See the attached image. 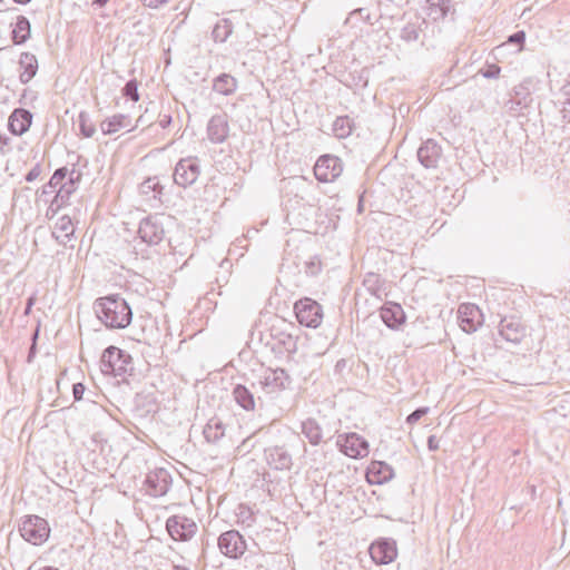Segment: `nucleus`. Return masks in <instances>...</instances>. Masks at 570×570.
Listing matches in <instances>:
<instances>
[{
	"instance_id": "obj_14",
	"label": "nucleus",
	"mask_w": 570,
	"mask_h": 570,
	"mask_svg": "<svg viewBox=\"0 0 570 570\" xmlns=\"http://www.w3.org/2000/svg\"><path fill=\"white\" fill-rule=\"evenodd\" d=\"M499 334L513 344L520 343L527 335V326L519 316H504L499 324Z\"/></svg>"
},
{
	"instance_id": "obj_28",
	"label": "nucleus",
	"mask_w": 570,
	"mask_h": 570,
	"mask_svg": "<svg viewBox=\"0 0 570 570\" xmlns=\"http://www.w3.org/2000/svg\"><path fill=\"white\" fill-rule=\"evenodd\" d=\"M233 396L235 402L244 410L253 411L255 409L254 394L245 385L237 384L233 390Z\"/></svg>"
},
{
	"instance_id": "obj_46",
	"label": "nucleus",
	"mask_w": 570,
	"mask_h": 570,
	"mask_svg": "<svg viewBox=\"0 0 570 570\" xmlns=\"http://www.w3.org/2000/svg\"><path fill=\"white\" fill-rule=\"evenodd\" d=\"M170 122H171V117L169 115H164L159 119V126L161 128H167L170 125Z\"/></svg>"
},
{
	"instance_id": "obj_18",
	"label": "nucleus",
	"mask_w": 570,
	"mask_h": 570,
	"mask_svg": "<svg viewBox=\"0 0 570 570\" xmlns=\"http://www.w3.org/2000/svg\"><path fill=\"white\" fill-rule=\"evenodd\" d=\"M229 126L226 115L213 116L207 125V136L213 144H222L226 140Z\"/></svg>"
},
{
	"instance_id": "obj_44",
	"label": "nucleus",
	"mask_w": 570,
	"mask_h": 570,
	"mask_svg": "<svg viewBox=\"0 0 570 570\" xmlns=\"http://www.w3.org/2000/svg\"><path fill=\"white\" fill-rule=\"evenodd\" d=\"M283 343L287 352L292 353L296 351V341L292 335H287Z\"/></svg>"
},
{
	"instance_id": "obj_27",
	"label": "nucleus",
	"mask_w": 570,
	"mask_h": 570,
	"mask_svg": "<svg viewBox=\"0 0 570 570\" xmlns=\"http://www.w3.org/2000/svg\"><path fill=\"white\" fill-rule=\"evenodd\" d=\"M225 424L223 421L214 416L208 420L204 428L203 434L207 442L216 443L225 435Z\"/></svg>"
},
{
	"instance_id": "obj_36",
	"label": "nucleus",
	"mask_w": 570,
	"mask_h": 570,
	"mask_svg": "<svg viewBox=\"0 0 570 570\" xmlns=\"http://www.w3.org/2000/svg\"><path fill=\"white\" fill-rule=\"evenodd\" d=\"M78 122L80 132L86 138H90L96 132L95 126L90 122L89 115L85 111H81L78 116Z\"/></svg>"
},
{
	"instance_id": "obj_6",
	"label": "nucleus",
	"mask_w": 570,
	"mask_h": 570,
	"mask_svg": "<svg viewBox=\"0 0 570 570\" xmlns=\"http://www.w3.org/2000/svg\"><path fill=\"white\" fill-rule=\"evenodd\" d=\"M166 529L176 541H187L197 532L196 522L186 515L175 514L167 519Z\"/></svg>"
},
{
	"instance_id": "obj_50",
	"label": "nucleus",
	"mask_w": 570,
	"mask_h": 570,
	"mask_svg": "<svg viewBox=\"0 0 570 570\" xmlns=\"http://www.w3.org/2000/svg\"><path fill=\"white\" fill-rule=\"evenodd\" d=\"M308 269H309L311 274H316L320 271V266L317 264H315L314 262H311L308 264Z\"/></svg>"
},
{
	"instance_id": "obj_42",
	"label": "nucleus",
	"mask_w": 570,
	"mask_h": 570,
	"mask_svg": "<svg viewBox=\"0 0 570 570\" xmlns=\"http://www.w3.org/2000/svg\"><path fill=\"white\" fill-rule=\"evenodd\" d=\"M429 412V407H419L415 411H413L407 417L406 422L409 424L416 423L422 416H424Z\"/></svg>"
},
{
	"instance_id": "obj_40",
	"label": "nucleus",
	"mask_w": 570,
	"mask_h": 570,
	"mask_svg": "<svg viewBox=\"0 0 570 570\" xmlns=\"http://www.w3.org/2000/svg\"><path fill=\"white\" fill-rule=\"evenodd\" d=\"M524 41H525V32L521 30V31H517L513 35H511L508 38V42L507 43L517 46L518 47V51H520L522 46H523V43H524Z\"/></svg>"
},
{
	"instance_id": "obj_58",
	"label": "nucleus",
	"mask_w": 570,
	"mask_h": 570,
	"mask_svg": "<svg viewBox=\"0 0 570 570\" xmlns=\"http://www.w3.org/2000/svg\"><path fill=\"white\" fill-rule=\"evenodd\" d=\"M145 184L147 185L148 188H151V180L150 179H148ZM155 186H156V184L153 185V188H155Z\"/></svg>"
},
{
	"instance_id": "obj_39",
	"label": "nucleus",
	"mask_w": 570,
	"mask_h": 570,
	"mask_svg": "<svg viewBox=\"0 0 570 570\" xmlns=\"http://www.w3.org/2000/svg\"><path fill=\"white\" fill-rule=\"evenodd\" d=\"M122 95L125 97H127L128 99L132 100V101H138L139 100V94H138V83L136 80H129L124 89H122Z\"/></svg>"
},
{
	"instance_id": "obj_11",
	"label": "nucleus",
	"mask_w": 570,
	"mask_h": 570,
	"mask_svg": "<svg viewBox=\"0 0 570 570\" xmlns=\"http://www.w3.org/2000/svg\"><path fill=\"white\" fill-rule=\"evenodd\" d=\"M80 179L81 173L79 170H68L67 178L61 181L57 194L50 203L52 210H59L69 203L70 196L77 190Z\"/></svg>"
},
{
	"instance_id": "obj_20",
	"label": "nucleus",
	"mask_w": 570,
	"mask_h": 570,
	"mask_svg": "<svg viewBox=\"0 0 570 570\" xmlns=\"http://www.w3.org/2000/svg\"><path fill=\"white\" fill-rule=\"evenodd\" d=\"M441 155L442 149L433 139L424 141L417 150V158L425 168H435Z\"/></svg>"
},
{
	"instance_id": "obj_48",
	"label": "nucleus",
	"mask_w": 570,
	"mask_h": 570,
	"mask_svg": "<svg viewBox=\"0 0 570 570\" xmlns=\"http://www.w3.org/2000/svg\"><path fill=\"white\" fill-rule=\"evenodd\" d=\"M36 73H20V80L22 82H29Z\"/></svg>"
},
{
	"instance_id": "obj_53",
	"label": "nucleus",
	"mask_w": 570,
	"mask_h": 570,
	"mask_svg": "<svg viewBox=\"0 0 570 570\" xmlns=\"http://www.w3.org/2000/svg\"><path fill=\"white\" fill-rule=\"evenodd\" d=\"M35 351H36V345L33 344V345L31 346L30 351H29V355H28V361H29V362L31 361V357H32V355H33Z\"/></svg>"
},
{
	"instance_id": "obj_19",
	"label": "nucleus",
	"mask_w": 570,
	"mask_h": 570,
	"mask_svg": "<svg viewBox=\"0 0 570 570\" xmlns=\"http://www.w3.org/2000/svg\"><path fill=\"white\" fill-rule=\"evenodd\" d=\"M265 456L268 465L275 470H289L293 465L292 455L284 446L267 448Z\"/></svg>"
},
{
	"instance_id": "obj_59",
	"label": "nucleus",
	"mask_w": 570,
	"mask_h": 570,
	"mask_svg": "<svg viewBox=\"0 0 570 570\" xmlns=\"http://www.w3.org/2000/svg\"><path fill=\"white\" fill-rule=\"evenodd\" d=\"M489 71H497V72H500V68H499V67H494V69H490Z\"/></svg>"
},
{
	"instance_id": "obj_37",
	"label": "nucleus",
	"mask_w": 570,
	"mask_h": 570,
	"mask_svg": "<svg viewBox=\"0 0 570 570\" xmlns=\"http://www.w3.org/2000/svg\"><path fill=\"white\" fill-rule=\"evenodd\" d=\"M19 62L24 71H37L38 69V60L36 56L30 52L21 53Z\"/></svg>"
},
{
	"instance_id": "obj_9",
	"label": "nucleus",
	"mask_w": 570,
	"mask_h": 570,
	"mask_svg": "<svg viewBox=\"0 0 570 570\" xmlns=\"http://www.w3.org/2000/svg\"><path fill=\"white\" fill-rule=\"evenodd\" d=\"M200 174L199 163L196 157L180 159L174 171V180L184 188L193 185Z\"/></svg>"
},
{
	"instance_id": "obj_16",
	"label": "nucleus",
	"mask_w": 570,
	"mask_h": 570,
	"mask_svg": "<svg viewBox=\"0 0 570 570\" xmlns=\"http://www.w3.org/2000/svg\"><path fill=\"white\" fill-rule=\"evenodd\" d=\"M139 125H144V116H140L136 120V124L132 125L131 118L128 115L116 114L101 121L100 129L104 135H112L121 129H127L128 131H130Z\"/></svg>"
},
{
	"instance_id": "obj_25",
	"label": "nucleus",
	"mask_w": 570,
	"mask_h": 570,
	"mask_svg": "<svg viewBox=\"0 0 570 570\" xmlns=\"http://www.w3.org/2000/svg\"><path fill=\"white\" fill-rule=\"evenodd\" d=\"M362 284L370 295L379 301H382L386 295L385 281L376 273L370 272L365 274Z\"/></svg>"
},
{
	"instance_id": "obj_49",
	"label": "nucleus",
	"mask_w": 570,
	"mask_h": 570,
	"mask_svg": "<svg viewBox=\"0 0 570 570\" xmlns=\"http://www.w3.org/2000/svg\"><path fill=\"white\" fill-rule=\"evenodd\" d=\"M110 0H94L92 6L97 8L105 7Z\"/></svg>"
},
{
	"instance_id": "obj_5",
	"label": "nucleus",
	"mask_w": 570,
	"mask_h": 570,
	"mask_svg": "<svg viewBox=\"0 0 570 570\" xmlns=\"http://www.w3.org/2000/svg\"><path fill=\"white\" fill-rule=\"evenodd\" d=\"M291 383L289 375L283 368H266L257 383H253V387L257 386L265 394H274L283 391Z\"/></svg>"
},
{
	"instance_id": "obj_21",
	"label": "nucleus",
	"mask_w": 570,
	"mask_h": 570,
	"mask_svg": "<svg viewBox=\"0 0 570 570\" xmlns=\"http://www.w3.org/2000/svg\"><path fill=\"white\" fill-rule=\"evenodd\" d=\"M366 475L371 484H383L393 479L394 470L383 461H373L367 469Z\"/></svg>"
},
{
	"instance_id": "obj_3",
	"label": "nucleus",
	"mask_w": 570,
	"mask_h": 570,
	"mask_svg": "<svg viewBox=\"0 0 570 570\" xmlns=\"http://www.w3.org/2000/svg\"><path fill=\"white\" fill-rule=\"evenodd\" d=\"M100 363L102 373L122 376L129 370L131 356L116 346H109L104 351Z\"/></svg>"
},
{
	"instance_id": "obj_43",
	"label": "nucleus",
	"mask_w": 570,
	"mask_h": 570,
	"mask_svg": "<svg viewBox=\"0 0 570 570\" xmlns=\"http://www.w3.org/2000/svg\"><path fill=\"white\" fill-rule=\"evenodd\" d=\"M85 385L81 384V383H76L73 384L72 386V394H73V397L76 401H79L82 399L83 396V393H85Z\"/></svg>"
},
{
	"instance_id": "obj_22",
	"label": "nucleus",
	"mask_w": 570,
	"mask_h": 570,
	"mask_svg": "<svg viewBox=\"0 0 570 570\" xmlns=\"http://www.w3.org/2000/svg\"><path fill=\"white\" fill-rule=\"evenodd\" d=\"M383 323L392 330L399 328L405 322V314L400 304H386L380 312Z\"/></svg>"
},
{
	"instance_id": "obj_23",
	"label": "nucleus",
	"mask_w": 570,
	"mask_h": 570,
	"mask_svg": "<svg viewBox=\"0 0 570 570\" xmlns=\"http://www.w3.org/2000/svg\"><path fill=\"white\" fill-rule=\"evenodd\" d=\"M426 27L428 22L425 19L415 16L413 20H410L402 27L400 38L405 42L419 41Z\"/></svg>"
},
{
	"instance_id": "obj_12",
	"label": "nucleus",
	"mask_w": 570,
	"mask_h": 570,
	"mask_svg": "<svg viewBox=\"0 0 570 570\" xmlns=\"http://www.w3.org/2000/svg\"><path fill=\"white\" fill-rule=\"evenodd\" d=\"M337 445L350 458L358 459L368 454V442L357 433L338 435Z\"/></svg>"
},
{
	"instance_id": "obj_55",
	"label": "nucleus",
	"mask_w": 570,
	"mask_h": 570,
	"mask_svg": "<svg viewBox=\"0 0 570 570\" xmlns=\"http://www.w3.org/2000/svg\"><path fill=\"white\" fill-rule=\"evenodd\" d=\"M38 570H59V569L51 567V566H46V567L39 568Z\"/></svg>"
},
{
	"instance_id": "obj_1",
	"label": "nucleus",
	"mask_w": 570,
	"mask_h": 570,
	"mask_svg": "<svg viewBox=\"0 0 570 570\" xmlns=\"http://www.w3.org/2000/svg\"><path fill=\"white\" fill-rule=\"evenodd\" d=\"M94 311L108 328H125L132 320L130 306L118 294L97 298Z\"/></svg>"
},
{
	"instance_id": "obj_26",
	"label": "nucleus",
	"mask_w": 570,
	"mask_h": 570,
	"mask_svg": "<svg viewBox=\"0 0 570 570\" xmlns=\"http://www.w3.org/2000/svg\"><path fill=\"white\" fill-rule=\"evenodd\" d=\"M73 233L75 227L69 216H61L57 219L52 235L60 244L67 245Z\"/></svg>"
},
{
	"instance_id": "obj_56",
	"label": "nucleus",
	"mask_w": 570,
	"mask_h": 570,
	"mask_svg": "<svg viewBox=\"0 0 570 570\" xmlns=\"http://www.w3.org/2000/svg\"><path fill=\"white\" fill-rule=\"evenodd\" d=\"M14 2L17 3H20V4H27L29 3L31 0H13Z\"/></svg>"
},
{
	"instance_id": "obj_33",
	"label": "nucleus",
	"mask_w": 570,
	"mask_h": 570,
	"mask_svg": "<svg viewBox=\"0 0 570 570\" xmlns=\"http://www.w3.org/2000/svg\"><path fill=\"white\" fill-rule=\"evenodd\" d=\"M67 167H60L56 169L50 180L42 187L41 195H50L53 193L57 194V190L59 189L61 181H63L67 178Z\"/></svg>"
},
{
	"instance_id": "obj_47",
	"label": "nucleus",
	"mask_w": 570,
	"mask_h": 570,
	"mask_svg": "<svg viewBox=\"0 0 570 570\" xmlns=\"http://www.w3.org/2000/svg\"><path fill=\"white\" fill-rule=\"evenodd\" d=\"M36 303V296L32 295L30 296L28 299H27V304H26V309H24V314L28 315L33 306V304Z\"/></svg>"
},
{
	"instance_id": "obj_57",
	"label": "nucleus",
	"mask_w": 570,
	"mask_h": 570,
	"mask_svg": "<svg viewBox=\"0 0 570 570\" xmlns=\"http://www.w3.org/2000/svg\"><path fill=\"white\" fill-rule=\"evenodd\" d=\"M358 79H360V81H362V82H363V85H362V86H366V83H367V79H363L362 73H360V75H358Z\"/></svg>"
},
{
	"instance_id": "obj_13",
	"label": "nucleus",
	"mask_w": 570,
	"mask_h": 570,
	"mask_svg": "<svg viewBox=\"0 0 570 570\" xmlns=\"http://www.w3.org/2000/svg\"><path fill=\"white\" fill-rule=\"evenodd\" d=\"M218 548L228 558H238L246 551V541L237 530H229L218 538Z\"/></svg>"
},
{
	"instance_id": "obj_45",
	"label": "nucleus",
	"mask_w": 570,
	"mask_h": 570,
	"mask_svg": "<svg viewBox=\"0 0 570 570\" xmlns=\"http://www.w3.org/2000/svg\"><path fill=\"white\" fill-rule=\"evenodd\" d=\"M428 448L431 451H435V450L439 449V442H438L435 435L429 436V439H428Z\"/></svg>"
},
{
	"instance_id": "obj_51",
	"label": "nucleus",
	"mask_w": 570,
	"mask_h": 570,
	"mask_svg": "<svg viewBox=\"0 0 570 570\" xmlns=\"http://www.w3.org/2000/svg\"><path fill=\"white\" fill-rule=\"evenodd\" d=\"M340 75H341V77L338 78V80H340L341 82H343V83H345V85L350 86V85H348V82H347V77L352 76V73H345V72H342V73H340Z\"/></svg>"
},
{
	"instance_id": "obj_17",
	"label": "nucleus",
	"mask_w": 570,
	"mask_h": 570,
	"mask_svg": "<svg viewBox=\"0 0 570 570\" xmlns=\"http://www.w3.org/2000/svg\"><path fill=\"white\" fill-rule=\"evenodd\" d=\"M370 554L376 564H389L397 556L395 542L387 539L379 540L371 544Z\"/></svg>"
},
{
	"instance_id": "obj_24",
	"label": "nucleus",
	"mask_w": 570,
	"mask_h": 570,
	"mask_svg": "<svg viewBox=\"0 0 570 570\" xmlns=\"http://www.w3.org/2000/svg\"><path fill=\"white\" fill-rule=\"evenodd\" d=\"M32 121V114L27 109H16L9 117V129L14 135L24 134Z\"/></svg>"
},
{
	"instance_id": "obj_2",
	"label": "nucleus",
	"mask_w": 570,
	"mask_h": 570,
	"mask_svg": "<svg viewBox=\"0 0 570 570\" xmlns=\"http://www.w3.org/2000/svg\"><path fill=\"white\" fill-rule=\"evenodd\" d=\"M19 531L26 541L35 546L45 543L50 535V527L47 520L38 515L24 517Z\"/></svg>"
},
{
	"instance_id": "obj_29",
	"label": "nucleus",
	"mask_w": 570,
	"mask_h": 570,
	"mask_svg": "<svg viewBox=\"0 0 570 570\" xmlns=\"http://www.w3.org/2000/svg\"><path fill=\"white\" fill-rule=\"evenodd\" d=\"M213 88L216 92L228 96L236 90L237 81L232 73H219L214 79Z\"/></svg>"
},
{
	"instance_id": "obj_60",
	"label": "nucleus",
	"mask_w": 570,
	"mask_h": 570,
	"mask_svg": "<svg viewBox=\"0 0 570 570\" xmlns=\"http://www.w3.org/2000/svg\"><path fill=\"white\" fill-rule=\"evenodd\" d=\"M37 337H38V330L33 334V340H36Z\"/></svg>"
},
{
	"instance_id": "obj_10",
	"label": "nucleus",
	"mask_w": 570,
	"mask_h": 570,
	"mask_svg": "<svg viewBox=\"0 0 570 570\" xmlns=\"http://www.w3.org/2000/svg\"><path fill=\"white\" fill-rule=\"evenodd\" d=\"M171 484L170 473L163 468L150 471L145 479L144 485L147 494L159 498L165 495Z\"/></svg>"
},
{
	"instance_id": "obj_4",
	"label": "nucleus",
	"mask_w": 570,
	"mask_h": 570,
	"mask_svg": "<svg viewBox=\"0 0 570 570\" xmlns=\"http://www.w3.org/2000/svg\"><path fill=\"white\" fill-rule=\"evenodd\" d=\"M294 312L299 324L316 328L323 320V308L314 299L304 297L294 304Z\"/></svg>"
},
{
	"instance_id": "obj_31",
	"label": "nucleus",
	"mask_w": 570,
	"mask_h": 570,
	"mask_svg": "<svg viewBox=\"0 0 570 570\" xmlns=\"http://www.w3.org/2000/svg\"><path fill=\"white\" fill-rule=\"evenodd\" d=\"M450 10V0H426L428 16L434 21L442 19Z\"/></svg>"
},
{
	"instance_id": "obj_41",
	"label": "nucleus",
	"mask_w": 570,
	"mask_h": 570,
	"mask_svg": "<svg viewBox=\"0 0 570 570\" xmlns=\"http://www.w3.org/2000/svg\"><path fill=\"white\" fill-rule=\"evenodd\" d=\"M42 174V166L37 163L24 176L26 181L32 183L37 180Z\"/></svg>"
},
{
	"instance_id": "obj_8",
	"label": "nucleus",
	"mask_w": 570,
	"mask_h": 570,
	"mask_svg": "<svg viewBox=\"0 0 570 570\" xmlns=\"http://www.w3.org/2000/svg\"><path fill=\"white\" fill-rule=\"evenodd\" d=\"M138 235L148 245H158L165 236L164 224L158 215L144 218L138 228Z\"/></svg>"
},
{
	"instance_id": "obj_38",
	"label": "nucleus",
	"mask_w": 570,
	"mask_h": 570,
	"mask_svg": "<svg viewBox=\"0 0 570 570\" xmlns=\"http://www.w3.org/2000/svg\"><path fill=\"white\" fill-rule=\"evenodd\" d=\"M568 78H569V80L564 79L566 85L562 87V90L566 96H570V73H568ZM560 112L562 115L563 120L570 122V99H567L562 104V108H561Z\"/></svg>"
},
{
	"instance_id": "obj_34",
	"label": "nucleus",
	"mask_w": 570,
	"mask_h": 570,
	"mask_svg": "<svg viewBox=\"0 0 570 570\" xmlns=\"http://www.w3.org/2000/svg\"><path fill=\"white\" fill-rule=\"evenodd\" d=\"M354 128V121L348 116H340L333 122V134L342 139L348 137Z\"/></svg>"
},
{
	"instance_id": "obj_7",
	"label": "nucleus",
	"mask_w": 570,
	"mask_h": 570,
	"mask_svg": "<svg viewBox=\"0 0 570 570\" xmlns=\"http://www.w3.org/2000/svg\"><path fill=\"white\" fill-rule=\"evenodd\" d=\"M342 171V160L333 155L321 156L314 166V175L322 183L334 181Z\"/></svg>"
},
{
	"instance_id": "obj_15",
	"label": "nucleus",
	"mask_w": 570,
	"mask_h": 570,
	"mask_svg": "<svg viewBox=\"0 0 570 570\" xmlns=\"http://www.w3.org/2000/svg\"><path fill=\"white\" fill-rule=\"evenodd\" d=\"M458 320L465 333H473L482 325L483 314L475 304H461L458 309Z\"/></svg>"
},
{
	"instance_id": "obj_52",
	"label": "nucleus",
	"mask_w": 570,
	"mask_h": 570,
	"mask_svg": "<svg viewBox=\"0 0 570 570\" xmlns=\"http://www.w3.org/2000/svg\"><path fill=\"white\" fill-rule=\"evenodd\" d=\"M164 59H165V62H166V67L169 65L170 62V58H169V50H167L165 53H164Z\"/></svg>"
},
{
	"instance_id": "obj_32",
	"label": "nucleus",
	"mask_w": 570,
	"mask_h": 570,
	"mask_svg": "<svg viewBox=\"0 0 570 570\" xmlns=\"http://www.w3.org/2000/svg\"><path fill=\"white\" fill-rule=\"evenodd\" d=\"M302 433L313 445H317L322 441V429L314 419L302 422Z\"/></svg>"
},
{
	"instance_id": "obj_30",
	"label": "nucleus",
	"mask_w": 570,
	"mask_h": 570,
	"mask_svg": "<svg viewBox=\"0 0 570 570\" xmlns=\"http://www.w3.org/2000/svg\"><path fill=\"white\" fill-rule=\"evenodd\" d=\"M30 37V22L24 16H18L12 30V39L16 45L24 43Z\"/></svg>"
},
{
	"instance_id": "obj_35",
	"label": "nucleus",
	"mask_w": 570,
	"mask_h": 570,
	"mask_svg": "<svg viewBox=\"0 0 570 570\" xmlns=\"http://www.w3.org/2000/svg\"><path fill=\"white\" fill-rule=\"evenodd\" d=\"M233 32V24L228 19H223L213 29V38L216 42H225Z\"/></svg>"
},
{
	"instance_id": "obj_54",
	"label": "nucleus",
	"mask_w": 570,
	"mask_h": 570,
	"mask_svg": "<svg viewBox=\"0 0 570 570\" xmlns=\"http://www.w3.org/2000/svg\"><path fill=\"white\" fill-rule=\"evenodd\" d=\"M485 78H498L500 73H482Z\"/></svg>"
}]
</instances>
